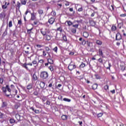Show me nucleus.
Segmentation results:
<instances>
[{"label":"nucleus","instance_id":"nucleus-60","mask_svg":"<svg viewBox=\"0 0 126 126\" xmlns=\"http://www.w3.org/2000/svg\"><path fill=\"white\" fill-rule=\"evenodd\" d=\"M27 65H31L32 66V63H29L28 64H27Z\"/></svg>","mask_w":126,"mask_h":126},{"label":"nucleus","instance_id":"nucleus-15","mask_svg":"<svg viewBox=\"0 0 126 126\" xmlns=\"http://www.w3.org/2000/svg\"><path fill=\"white\" fill-rule=\"evenodd\" d=\"M32 79L33 80H37V79H38V77H37V76L35 74H33L32 76Z\"/></svg>","mask_w":126,"mask_h":126},{"label":"nucleus","instance_id":"nucleus-51","mask_svg":"<svg viewBox=\"0 0 126 126\" xmlns=\"http://www.w3.org/2000/svg\"><path fill=\"white\" fill-rule=\"evenodd\" d=\"M3 82V79L0 78V83H2Z\"/></svg>","mask_w":126,"mask_h":126},{"label":"nucleus","instance_id":"nucleus-54","mask_svg":"<svg viewBox=\"0 0 126 126\" xmlns=\"http://www.w3.org/2000/svg\"><path fill=\"white\" fill-rule=\"evenodd\" d=\"M126 67L124 66H123L121 68L122 70H125Z\"/></svg>","mask_w":126,"mask_h":126},{"label":"nucleus","instance_id":"nucleus-1","mask_svg":"<svg viewBox=\"0 0 126 126\" xmlns=\"http://www.w3.org/2000/svg\"><path fill=\"white\" fill-rule=\"evenodd\" d=\"M48 76V72L46 71H42L40 73V77H41V78H43V79H46V78H47Z\"/></svg>","mask_w":126,"mask_h":126},{"label":"nucleus","instance_id":"nucleus-28","mask_svg":"<svg viewBox=\"0 0 126 126\" xmlns=\"http://www.w3.org/2000/svg\"><path fill=\"white\" fill-rule=\"evenodd\" d=\"M51 15H52V16H56V12L55 11L51 12Z\"/></svg>","mask_w":126,"mask_h":126},{"label":"nucleus","instance_id":"nucleus-40","mask_svg":"<svg viewBox=\"0 0 126 126\" xmlns=\"http://www.w3.org/2000/svg\"><path fill=\"white\" fill-rule=\"evenodd\" d=\"M126 16V14H122L120 15V16L121 17H125Z\"/></svg>","mask_w":126,"mask_h":126},{"label":"nucleus","instance_id":"nucleus-36","mask_svg":"<svg viewBox=\"0 0 126 126\" xmlns=\"http://www.w3.org/2000/svg\"><path fill=\"white\" fill-rule=\"evenodd\" d=\"M101 116H103V113H99V114H97V117L98 118H100V117H101Z\"/></svg>","mask_w":126,"mask_h":126},{"label":"nucleus","instance_id":"nucleus-25","mask_svg":"<svg viewBox=\"0 0 126 126\" xmlns=\"http://www.w3.org/2000/svg\"><path fill=\"white\" fill-rule=\"evenodd\" d=\"M99 53L100 56H103V52L102 51V50L99 49Z\"/></svg>","mask_w":126,"mask_h":126},{"label":"nucleus","instance_id":"nucleus-8","mask_svg":"<svg viewBox=\"0 0 126 126\" xmlns=\"http://www.w3.org/2000/svg\"><path fill=\"white\" fill-rule=\"evenodd\" d=\"M48 22H49V23H50V24H53V23H54V22H55V18H51L48 20Z\"/></svg>","mask_w":126,"mask_h":126},{"label":"nucleus","instance_id":"nucleus-56","mask_svg":"<svg viewBox=\"0 0 126 126\" xmlns=\"http://www.w3.org/2000/svg\"><path fill=\"white\" fill-rule=\"evenodd\" d=\"M110 92H111V93H112V94H115V90L111 91Z\"/></svg>","mask_w":126,"mask_h":126},{"label":"nucleus","instance_id":"nucleus-23","mask_svg":"<svg viewBox=\"0 0 126 126\" xmlns=\"http://www.w3.org/2000/svg\"><path fill=\"white\" fill-rule=\"evenodd\" d=\"M63 101H65L66 102H70V99L66 98H64L63 99Z\"/></svg>","mask_w":126,"mask_h":126},{"label":"nucleus","instance_id":"nucleus-29","mask_svg":"<svg viewBox=\"0 0 126 126\" xmlns=\"http://www.w3.org/2000/svg\"><path fill=\"white\" fill-rule=\"evenodd\" d=\"M80 67H85V64L84 63H82L80 65Z\"/></svg>","mask_w":126,"mask_h":126},{"label":"nucleus","instance_id":"nucleus-32","mask_svg":"<svg viewBox=\"0 0 126 126\" xmlns=\"http://www.w3.org/2000/svg\"><path fill=\"white\" fill-rule=\"evenodd\" d=\"M53 51L56 52H58V47H56L55 48H54Z\"/></svg>","mask_w":126,"mask_h":126},{"label":"nucleus","instance_id":"nucleus-14","mask_svg":"<svg viewBox=\"0 0 126 126\" xmlns=\"http://www.w3.org/2000/svg\"><path fill=\"white\" fill-rule=\"evenodd\" d=\"M48 62L49 63H50L51 64H53V63H54V61H53L52 59H48Z\"/></svg>","mask_w":126,"mask_h":126},{"label":"nucleus","instance_id":"nucleus-34","mask_svg":"<svg viewBox=\"0 0 126 126\" xmlns=\"http://www.w3.org/2000/svg\"><path fill=\"white\" fill-rule=\"evenodd\" d=\"M32 30H33V28H32L30 30H27L28 32H29V33H31V31H32Z\"/></svg>","mask_w":126,"mask_h":126},{"label":"nucleus","instance_id":"nucleus-38","mask_svg":"<svg viewBox=\"0 0 126 126\" xmlns=\"http://www.w3.org/2000/svg\"><path fill=\"white\" fill-rule=\"evenodd\" d=\"M49 69H50V70H51V71L54 70V68H53V66H49Z\"/></svg>","mask_w":126,"mask_h":126},{"label":"nucleus","instance_id":"nucleus-21","mask_svg":"<svg viewBox=\"0 0 126 126\" xmlns=\"http://www.w3.org/2000/svg\"><path fill=\"white\" fill-rule=\"evenodd\" d=\"M21 4L25 5L26 4V0H21Z\"/></svg>","mask_w":126,"mask_h":126},{"label":"nucleus","instance_id":"nucleus-35","mask_svg":"<svg viewBox=\"0 0 126 126\" xmlns=\"http://www.w3.org/2000/svg\"><path fill=\"white\" fill-rule=\"evenodd\" d=\"M94 76H95L96 79H100V77L99 76V75L95 74L94 75Z\"/></svg>","mask_w":126,"mask_h":126},{"label":"nucleus","instance_id":"nucleus-26","mask_svg":"<svg viewBox=\"0 0 126 126\" xmlns=\"http://www.w3.org/2000/svg\"><path fill=\"white\" fill-rule=\"evenodd\" d=\"M9 27H12V21H10L9 22Z\"/></svg>","mask_w":126,"mask_h":126},{"label":"nucleus","instance_id":"nucleus-46","mask_svg":"<svg viewBox=\"0 0 126 126\" xmlns=\"http://www.w3.org/2000/svg\"><path fill=\"white\" fill-rule=\"evenodd\" d=\"M69 55H70V56H73L74 55V52H70Z\"/></svg>","mask_w":126,"mask_h":126},{"label":"nucleus","instance_id":"nucleus-48","mask_svg":"<svg viewBox=\"0 0 126 126\" xmlns=\"http://www.w3.org/2000/svg\"><path fill=\"white\" fill-rule=\"evenodd\" d=\"M32 63H33V64H36V63H37V61H33L32 62Z\"/></svg>","mask_w":126,"mask_h":126},{"label":"nucleus","instance_id":"nucleus-2","mask_svg":"<svg viewBox=\"0 0 126 126\" xmlns=\"http://www.w3.org/2000/svg\"><path fill=\"white\" fill-rule=\"evenodd\" d=\"M40 32L43 36H46V35L47 34V29H42L40 30Z\"/></svg>","mask_w":126,"mask_h":126},{"label":"nucleus","instance_id":"nucleus-27","mask_svg":"<svg viewBox=\"0 0 126 126\" xmlns=\"http://www.w3.org/2000/svg\"><path fill=\"white\" fill-rule=\"evenodd\" d=\"M15 121L14 119H10V124H13V123H15Z\"/></svg>","mask_w":126,"mask_h":126},{"label":"nucleus","instance_id":"nucleus-24","mask_svg":"<svg viewBox=\"0 0 126 126\" xmlns=\"http://www.w3.org/2000/svg\"><path fill=\"white\" fill-rule=\"evenodd\" d=\"M66 22H67V24L68 26H70L71 25H72V22H71V21H66Z\"/></svg>","mask_w":126,"mask_h":126},{"label":"nucleus","instance_id":"nucleus-20","mask_svg":"<svg viewBox=\"0 0 126 126\" xmlns=\"http://www.w3.org/2000/svg\"><path fill=\"white\" fill-rule=\"evenodd\" d=\"M6 88H7V90L9 92V94L8 95H10V92L11 91V90H10V89H9V87L8 86H6Z\"/></svg>","mask_w":126,"mask_h":126},{"label":"nucleus","instance_id":"nucleus-37","mask_svg":"<svg viewBox=\"0 0 126 126\" xmlns=\"http://www.w3.org/2000/svg\"><path fill=\"white\" fill-rule=\"evenodd\" d=\"M83 10V9L82 8V7H81L78 9V11H82Z\"/></svg>","mask_w":126,"mask_h":126},{"label":"nucleus","instance_id":"nucleus-16","mask_svg":"<svg viewBox=\"0 0 126 126\" xmlns=\"http://www.w3.org/2000/svg\"><path fill=\"white\" fill-rule=\"evenodd\" d=\"M62 119L63 121H65V120H66L67 119V116H66V115H63L62 116Z\"/></svg>","mask_w":126,"mask_h":126},{"label":"nucleus","instance_id":"nucleus-18","mask_svg":"<svg viewBox=\"0 0 126 126\" xmlns=\"http://www.w3.org/2000/svg\"><path fill=\"white\" fill-rule=\"evenodd\" d=\"M27 88L29 90H30V89H32V84H29L28 86H27Z\"/></svg>","mask_w":126,"mask_h":126},{"label":"nucleus","instance_id":"nucleus-39","mask_svg":"<svg viewBox=\"0 0 126 126\" xmlns=\"http://www.w3.org/2000/svg\"><path fill=\"white\" fill-rule=\"evenodd\" d=\"M86 43H87V45L88 47H90V42L87 41Z\"/></svg>","mask_w":126,"mask_h":126},{"label":"nucleus","instance_id":"nucleus-53","mask_svg":"<svg viewBox=\"0 0 126 126\" xmlns=\"http://www.w3.org/2000/svg\"><path fill=\"white\" fill-rule=\"evenodd\" d=\"M43 56H46V52H45V51H43Z\"/></svg>","mask_w":126,"mask_h":126},{"label":"nucleus","instance_id":"nucleus-17","mask_svg":"<svg viewBox=\"0 0 126 126\" xmlns=\"http://www.w3.org/2000/svg\"><path fill=\"white\" fill-rule=\"evenodd\" d=\"M46 40H47V41H50V40H51V36H50L49 35H46Z\"/></svg>","mask_w":126,"mask_h":126},{"label":"nucleus","instance_id":"nucleus-50","mask_svg":"<svg viewBox=\"0 0 126 126\" xmlns=\"http://www.w3.org/2000/svg\"><path fill=\"white\" fill-rule=\"evenodd\" d=\"M123 9L125 11H126V4L124 6H123Z\"/></svg>","mask_w":126,"mask_h":126},{"label":"nucleus","instance_id":"nucleus-7","mask_svg":"<svg viewBox=\"0 0 126 126\" xmlns=\"http://www.w3.org/2000/svg\"><path fill=\"white\" fill-rule=\"evenodd\" d=\"M15 118L17 120V121H20V120H21V119H22L23 117H21L19 114H16Z\"/></svg>","mask_w":126,"mask_h":126},{"label":"nucleus","instance_id":"nucleus-42","mask_svg":"<svg viewBox=\"0 0 126 126\" xmlns=\"http://www.w3.org/2000/svg\"><path fill=\"white\" fill-rule=\"evenodd\" d=\"M45 50L47 52H49V51H50V48L48 47L45 48Z\"/></svg>","mask_w":126,"mask_h":126},{"label":"nucleus","instance_id":"nucleus-61","mask_svg":"<svg viewBox=\"0 0 126 126\" xmlns=\"http://www.w3.org/2000/svg\"><path fill=\"white\" fill-rule=\"evenodd\" d=\"M94 15H95V13H93L92 14H91V16L92 17H93V16H94Z\"/></svg>","mask_w":126,"mask_h":126},{"label":"nucleus","instance_id":"nucleus-19","mask_svg":"<svg viewBox=\"0 0 126 126\" xmlns=\"http://www.w3.org/2000/svg\"><path fill=\"white\" fill-rule=\"evenodd\" d=\"M5 118V115H4L3 114L1 113L0 114V119H4Z\"/></svg>","mask_w":126,"mask_h":126},{"label":"nucleus","instance_id":"nucleus-49","mask_svg":"<svg viewBox=\"0 0 126 126\" xmlns=\"http://www.w3.org/2000/svg\"><path fill=\"white\" fill-rule=\"evenodd\" d=\"M110 67H111V64L109 63V67H106L107 69H110Z\"/></svg>","mask_w":126,"mask_h":126},{"label":"nucleus","instance_id":"nucleus-55","mask_svg":"<svg viewBox=\"0 0 126 126\" xmlns=\"http://www.w3.org/2000/svg\"><path fill=\"white\" fill-rule=\"evenodd\" d=\"M2 7L3 9H5V8H6V6L4 5L2 6Z\"/></svg>","mask_w":126,"mask_h":126},{"label":"nucleus","instance_id":"nucleus-43","mask_svg":"<svg viewBox=\"0 0 126 126\" xmlns=\"http://www.w3.org/2000/svg\"><path fill=\"white\" fill-rule=\"evenodd\" d=\"M98 62L99 63H103V60H102V59L100 58V59H98Z\"/></svg>","mask_w":126,"mask_h":126},{"label":"nucleus","instance_id":"nucleus-63","mask_svg":"<svg viewBox=\"0 0 126 126\" xmlns=\"http://www.w3.org/2000/svg\"><path fill=\"white\" fill-rule=\"evenodd\" d=\"M21 5V4H20V3H18V6L19 7H20V5Z\"/></svg>","mask_w":126,"mask_h":126},{"label":"nucleus","instance_id":"nucleus-3","mask_svg":"<svg viewBox=\"0 0 126 126\" xmlns=\"http://www.w3.org/2000/svg\"><path fill=\"white\" fill-rule=\"evenodd\" d=\"M121 39H122V35H121V34L120 33H117L116 36V39L117 40H120Z\"/></svg>","mask_w":126,"mask_h":126},{"label":"nucleus","instance_id":"nucleus-62","mask_svg":"<svg viewBox=\"0 0 126 126\" xmlns=\"http://www.w3.org/2000/svg\"><path fill=\"white\" fill-rule=\"evenodd\" d=\"M69 10H70V11H73V8H69Z\"/></svg>","mask_w":126,"mask_h":126},{"label":"nucleus","instance_id":"nucleus-33","mask_svg":"<svg viewBox=\"0 0 126 126\" xmlns=\"http://www.w3.org/2000/svg\"><path fill=\"white\" fill-rule=\"evenodd\" d=\"M18 24L21 25V24H22V21H21V20H19L18 22Z\"/></svg>","mask_w":126,"mask_h":126},{"label":"nucleus","instance_id":"nucleus-57","mask_svg":"<svg viewBox=\"0 0 126 126\" xmlns=\"http://www.w3.org/2000/svg\"><path fill=\"white\" fill-rule=\"evenodd\" d=\"M36 47H37L38 48H41L42 46L41 45H37Z\"/></svg>","mask_w":126,"mask_h":126},{"label":"nucleus","instance_id":"nucleus-31","mask_svg":"<svg viewBox=\"0 0 126 126\" xmlns=\"http://www.w3.org/2000/svg\"><path fill=\"white\" fill-rule=\"evenodd\" d=\"M105 90H108L109 89V86L106 85L104 86Z\"/></svg>","mask_w":126,"mask_h":126},{"label":"nucleus","instance_id":"nucleus-64","mask_svg":"<svg viewBox=\"0 0 126 126\" xmlns=\"http://www.w3.org/2000/svg\"><path fill=\"white\" fill-rule=\"evenodd\" d=\"M28 12H29V11L28 10L26 11V13H25V14L26 15H27V13H28Z\"/></svg>","mask_w":126,"mask_h":126},{"label":"nucleus","instance_id":"nucleus-44","mask_svg":"<svg viewBox=\"0 0 126 126\" xmlns=\"http://www.w3.org/2000/svg\"><path fill=\"white\" fill-rule=\"evenodd\" d=\"M34 112L35 113V114H39V113L40 112V111L39 110H34Z\"/></svg>","mask_w":126,"mask_h":126},{"label":"nucleus","instance_id":"nucleus-30","mask_svg":"<svg viewBox=\"0 0 126 126\" xmlns=\"http://www.w3.org/2000/svg\"><path fill=\"white\" fill-rule=\"evenodd\" d=\"M117 29V27L115 26H113L112 27V30H113V31H115Z\"/></svg>","mask_w":126,"mask_h":126},{"label":"nucleus","instance_id":"nucleus-12","mask_svg":"<svg viewBox=\"0 0 126 126\" xmlns=\"http://www.w3.org/2000/svg\"><path fill=\"white\" fill-rule=\"evenodd\" d=\"M90 24L91 26H95V23L94 21L90 20Z\"/></svg>","mask_w":126,"mask_h":126},{"label":"nucleus","instance_id":"nucleus-41","mask_svg":"<svg viewBox=\"0 0 126 126\" xmlns=\"http://www.w3.org/2000/svg\"><path fill=\"white\" fill-rule=\"evenodd\" d=\"M72 32L73 33H75L76 32V30L74 29H72Z\"/></svg>","mask_w":126,"mask_h":126},{"label":"nucleus","instance_id":"nucleus-5","mask_svg":"<svg viewBox=\"0 0 126 126\" xmlns=\"http://www.w3.org/2000/svg\"><path fill=\"white\" fill-rule=\"evenodd\" d=\"M38 13L39 14V16L40 17H41V16H43V14H44V11H43V10L39 9L38 10Z\"/></svg>","mask_w":126,"mask_h":126},{"label":"nucleus","instance_id":"nucleus-13","mask_svg":"<svg viewBox=\"0 0 126 126\" xmlns=\"http://www.w3.org/2000/svg\"><path fill=\"white\" fill-rule=\"evenodd\" d=\"M92 87L93 89H94V90H95V89H97V87H98V85H97V84H94L93 85Z\"/></svg>","mask_w":126,"mask_h":126},{"label":"nucleus","instance_id":"nucleus-9","mask_svg":"<svg viewBox=\"0 0 126 126\" xmlns=\"http://www.w3.org/2000/svg\"><path fill=\"white\" fill-rule=\"evenodd\" d=\"M31 20H35V19H36V16L35 15V14H34L33 13H32L31 14Z\"/></svg>","mask_w":126,"mask_h":126},{"label":"nucleus","instance_id":"nucleus-10","mask_svg":"<svg viewBox=\"0 0 126 126\" xmlns=\"http://www.w3.org/2000/svg\"><path fill=\"white\" fill-rule=\"evenodd\" d=\"M83 36L85 37V38H87L88 36H89V33L86 32H83Z\"/></svg>","mask_w":126,"mask_h":126},{"label":"nucleus","instance_id":"nucleus-58","mask_svg":"<svg viewBox=\"0 0 126 126\" xmlns=\"http://www.w3.org/2000/svg\"><path fill=\"white\" fill-rule=\"evenodd\" d=\"M24 67H25V68H28V67H27V65L26 64H24Z\"/></svg>","mask_w":126,"mask_h":126},{"label":"nucleus","instance_id":"nucleus-47","mask_svg":"<svg viewBox=\"0 0 126 126\" xmlns=\"http://www.w3.org/2000/svg\"><path fill=\"white\" fill-rule=\"evenodd\" d=\"M63 40H64V41H66V36H63Z\"/></svg>","mask_w":126,"mask_h":126},{"label":"nucleus","instance_id":"nucleus-6","mask_svg":"<svg viewBox=\"0 0 126 126\" xmlns=\"http://www.w3.org/2000/svg\"><path fill=\"white\" fill-rule=\"evenodd\" d=\"M2 90L3 92H4V93H5L6 96L7 97H9V94H6V93H5V92H6V90H7L6 86V87H2Z\"/></svg>","mask_w":126,"mask_h":126},{"label":"nucleus","instance_id":"nucleus-11","mask_svg":"<svg viewBox=\"0 0 126 126\" xmlns=\"http://www.w3.org/2000/svg\"><path fill=\"white\" fill-rule=\"evenodd\" d=\"M39 85L41 88H44L45 87V83L44 82H41Z\"/></svg>","mask_w":126,"mask_h":126},{"label":"nucleus","instance_id":"nucleus-22","mask_svg":"<svg viewBox=\"0 0 126 126\" xmlns=\"http://www.w3.org/2000/svg\"><path fill=\"white\" fill-rule=\"evenodd\" d=\"M96 44H97V45H102V41H101L100 40H96Z\"/></svg>","mask_w":126,"mask_h":126},{"label":"nucleus","instance_id":"nucleus-45","mask_svg":"<svg viewBox=\"0 0 126 126\" xmlns=\"http://www.w3.org/2000/svg\"><path fill=\"white\" fill-rule=\"evenodd\" d=\"M73 27H75V28H77L78 27V25L76 24V25H73Z\"/></svg>","mask_w":126,"mask_h":126},{"label":"nucleus","instance_id":"nucleus-4","mask_svg":"<svg viewBox=\"0 0 126 126\" xmlns=\"http://www.w3.org/2000/svg\"><path fill=\"white\" fill-rule=\"evenodd\" d=\"M68 69H69V70H72V69L75 68V65L70 64L68 66Z\"/></svg>","mask_w":126,"mask_h":126},{"label":"nucleus","instance_id":"nucleus-59","mask_svg":"<svg viewBox=\"0 0 126 126\" xmlns=\"http://www.w3.org/2000/svg\"><path fill=\"white\" fill-rule=\"evenodd\" d=\"M53 86V84L52 83L49 85V87H52Z\"/></svg>","mask_w":126,"mask_h":126},{"label":"nucleus","instance_id":"nucleus-52","mask_svg":"<svg viewBox=\"0 0 126 126\" xmlns=\"http://www.w3.org/2000/svg\"><path fill=\"white\" fill-rule=\"evenodd\" d=\"M46 104L47 105H50V104H51V102L49 101H47Z\"/></svg>","mask_w":126,"mask_h":126}]
</instances>
